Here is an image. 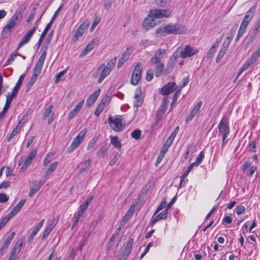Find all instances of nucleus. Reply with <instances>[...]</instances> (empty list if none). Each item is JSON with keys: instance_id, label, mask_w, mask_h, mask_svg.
<instances>
[{"instance_id": "obj_1", "label": "nucleus", "mask_w": 260, "mask_h": 260, "mask_svg": "<svg viewBox=\"0 0 260 260\" xmlns=\"http://www.w3.org/2000/svg\"><path fill=\"white\" fill-rule=\"evenodd\" d=\"M187 30L184 25L179 24L170 23L166 25H162L156 30V34L157 36H165L166 34H185Z\"/></svg>"}, {"instance_id": "obj_14", "label": "nucleus", "mask_w": 260, "mask_h": 260, "mask_svg": "<svg viewBox=\"0 0 260 260\" xmlns=\"http://www.w3.org/2000/svg\"><path fill=\"white\" fill-rule=\"evenodd\" d=\"M53 106L50 105L45 110L44 113V118L47 119V122L48 124H50L52 122L54 119L55 118V114L53 111Z\"/></svg>"}, {"instance_id": "obj_57", "label": "nucleus", "mask_w": 260, "mask_h": 260, "mask_svg": "<svg viewBox=\"0 0 260 260\" xmlns=\"http://www.w3.org/2000/svg\"><path fill=\"white\" fill-rule=\"evenodd\" d=\"M215 52V46H212L211 48L208 51L206 55L207 59L212 58L213 56L214 53Z\"/></svg>"}, {"instance_id": "obj_15", "label": "nucleus", "mask_w": 260, "mask_h": 260, "mask_svg": "<svg viewBox=\"0 0 260 260\" xmlns=\"http://www.w3.org/2000/svg\"><path fill=\"white\" fill-rule=\"evenodd\" d=\"M167 49L159 48L156 50L153 56L151 58L150 61H155L157 63L159 61H161V59L164 58L166 54Z\"/></svg>"}, {"instance_id": "obj_37", "label": "nucleus", "mask_w": 260, "mask_h": 260, "mask_svg": "<svg viewBox=\"0 0 260 260\" xmlns=\"http://www.w3.org/2000/svg\"><path fill=\"white\" fill-rule=\"evenodd\" d=\"M42 67L38 66L35 64V66L33 69L32 76L37 78L38 76L40 74L42 71Z\"/></svg>"}, {"instance_id": "obj_26", "label": "nucleus", "mask_w": 260, "mask_h": 260, "mask_svg": "<svg viewBox=\"0 0 260 260\" xmlns=\"http://www.w3.org/2000/svg\"><path fill=\"white\" fill-rule=\"evenodd\" d=\"M141 93L140 89H137L135 91V101L134 102V106L137 108L141 106L143 102V99L141 98Z\"/></svg>"}, {"instance_id": "obj_44", "label": "nucleus", "mask_w": 260, "mask_h": 260, "mask_svg": "<svg viewBox=\"0 0 260 260\" xmlns=\"http://www.w3.org/2000/svg\"><path fill=\"white\" fill-rule=\"evenodd\" d=\"M67 69L64 70L59 72L55 76V84H57L60 80L61 77H62L67 72Z\"/></svg>"}, {"instance_id": "obj_23", "label": "nucleus", "mask_w": 260, "mask_h": 260, "mask_svg": "<svg viewBox=\"0 0 260 260\" xmlns=\"http://www.w3.org/2000/svg\"><path fill=\"white\" fill-rule=\"evenodd\" d=\"M100 92L101 90L99 89L89 96L88 99L86 101V105L87 106L91 107L94 104L95 101L99 96Z\"/></svg>"}, {"instance_id": "obj_12", "label": "nucleus", "mask_w": 260, "mask_h": 260, "mask_svg": "<svg viewBox=\"0 0 260 260\" xmlns=\"http://www.w3.org/2000/svg\"><path fill=\"white\" fill-rule=\"evenodd\" d=\"M168 103V97H164L162 100L161 106L157 111L156 115V121H159L164 114Z\"/></svg>"}, {"instance_id": "obj_19", "label": "nucleus", "mask_w": 260, "mask_h": 260, "mask_svg": "<svg viewBox=\"0 0 260 260\" xmlns=\"http://www.w3.org/2000/svg\"><path fill=\"white\" fill-rule=\"evenodd\" d=\"M256 9V5H254L252 7H251L249 9V10L247 12L242 22L248 25L249 22H250V21L253 17L254 14L255 12Z\"/></svg>"}, {"instance_id": "obj_25", "label": "nucleus", "mask_w": 260, "mask_h": 260, "mask_svg": "<svg viewBox=\"0 0 260 260\" xmlns=\"http://www.w3.org/2000/svg\"><path fill=\"white\" fill-rule=\"evenodd\" d=\"M168 213V209L162 211L160 213L157 214L156 217L152 220L151 224L153 225L156 222L160 220L166 219L167 217Z\"/></svg>"}, {"instance_id": "obj_11", "label": "nucleus", "mask_w": 260, "mask_h": 260, "mask_svg": "<svg viewBox=\"0 0 260 260\" xmlns=\"http://www.w3.org/2000/svg\"><path fill=\"white\" fill-rule=\"evenodd\" d=\"M45 181H37L35 180L32 182V185L30 186V190L28 193V196L29 197H32L41 187V186L44 184Z\"/></svg>"}, {"instance_id": "obj_35", "label": "nucleus", "mask_w": 260, "mask_h": 260, "mask_svg": "<svg viewBox=\"0 0 260 260\" xmlns=\"http://www.w3.org/2000/svg\"><path fill=\"white\" fill-rule=\"evenodd\" d=\"M57 166V161H55L53 164H51V165L49 166V167L46 171V174L45 175V177L47 178L49 175H50L52 172H53L56 169Z\"/></svg>"}, {"instance_id": "obj_22", "label": "nucleus", "mask_w": 260, "mask_h": 260, "mask_svg": "<svg viewBox=\"0 0 260 260\" xmlns=\"http://www.w3.org/2000/svg\"><path fill=\"white\" fill-rule=\"evenodd\" d=\"M44 219H42L28 236L27 240L29 243L33 240L37 233L40 230L44 224Z\"/></svg>"}, {"instance_id": "obj_49", "label": "nucleus", "mask_w": 260, "mask_h": 260, "mask_svg": "<svg viewBox=\"0 0 260 260\" xmlns=\"http://www.w3.org/2000/svg\"><path fill=\"white\" fill-rule=\"evenodd\" d=\"M180 94V90H177L174 94L173 95V99H172V103H171V108H170V110H171L172 108H173V105L176 102L179 95Z\"/></svg>"}, {"instance_id": "obj_27", "label": "nucleus", "mask_w": 260, "mask_h": 260, "mask_svg": "<svg viewBox=\"0 0 260 260\" xmlns=\"http://www.w3.org/2000/svg\"><path fill=\"white\" fill-rule=\"evenodd\" d=\"M22 242L20 241H17L14 245L13 249L11 250L10 254L17 257L18 253L20 252Z\"/></svg>"}, {"instance_id": "obj_61", "label": "nucleus", "mask_w": 260, "mask_h": 260, "mask_svg": "<svg viewBox=\"0 0 260 260\" xmlns=\"http://www.w3.org/2000/svg\"><path fill=\"white\" fill-rule=\"evenodd\" d=\"M111 100V98L109 96H105L102 99L100 105L102 106H106L107 105Z\"/></svg>"}, {"instance_id": "obj_7", "label": "nucleus", "mask_w": 260, "mask_h": 260, "mask_svg": "<svg viewBox=\"0 0 260 260\" xmlns=\"http://www.w3.org/2000/svg\"><path fill=\"white\" fill-rule=\"evenodd\" d=\"M85 132L81 131L78 135L73 140L72 144L68 149L69 152L73 151L77 148L84 139L85 135Z\"/></svg>"}, {"instance_id": "obj_20", "label": "nucleus", "mask_w": 260, "mask_h": 260, "mask_svg": "<svg viewBox=\"0 0 260 260\" xmlns=\"http://www.w3.org/2000/svg\"><path fill=\"white\" fill-rule=\"evenodd\" d=\"M15 235V232H12L6 239L0 249V257L3 255L5 251L7 249L9 245L11 242Z\"/></svg>"}, {"instance_id": "obj_55", "label": "nucleus", "mask_w": 260, "mask_h": 260, "mask_svg": "<svg viewBox=\"0 0 260 260\" xmlns=\"http://www.w3.org/2000/svg\"><path fill=\"white\" fill-rule=\"evenodd\" d=\"M11 218H12V217L8 214L7 216L1 218L0 220V224L4 226Z\"/></svg>"}, {"instance_id": "obj_51", "label": "nucleus", "mask_w": 260, "mask_h": 260, "mask_svg": "<svg viewBox=\"0 0 260 260\" xmlns=\"http://www.w3.org/2000/svg\"><path fill=\"white\" fill-rule=\"evenodd\" d=\"M219 135H222V144L224 145L227 142L226 138L229 135V131H219Z\"/></svg>"}, {"instance_id": "obj_10", "label": "nucleus", "mask_w": 260, "mask_h": 260, "mask_svg": "<svg viewBox=\"0 0 260 260\" xmlns=\"http://www.w3.org/2000/svg\"><path fill=\"white\" fill-rule=\"evenodd\" d=\"M176 89V84L175 82H170L161 88L160 93L164 96H167L173 92Z\"/></svg>"}, {"instance_id": "obj_2", "label": "nucleus", "mask_w": 260, "mask_h": 260, "mask_svg": "<svg viewBox=\"0 0 260 260\" xmlns=\"http://www.w3.org/2000/svg\"><path fill=\"white\" fill-rule=\"evenodd\" d=\"M180 49V47L177 49V50L174 52L172 56L169 59L167 64L166 68L164 69V75L167 76L168 74H170L174 69L176 63L177 62V60L178 58H179V50Z\"/></svg>"}, {"instance_id": "obj_59", "label": "nucleus", "mask_w": 260, "mask_h": 260, "mask_svg": "<svg viewBox=\"0 0 260 260\" xmlns=\"http://www.w3.org/2000/svg\"><path fill=\"white\" fill-rule=\"evenodd\" d=\"M194 149H195V147L194 146H193V145L189 146L187 148V151L186 152L185 158L187 159L189 154H192L193 152V151H194Z\"/></svg>"}, {"instance_id": "obj_32", "label": "nucleus", "mask_w": 260, "mask_h": 260, "mask_svg": "<svg viewBox=\"0 0 260 260\" xmlns=\"http://www.w3.org/2000/svg\"><path fill=\"white\" fill-rule=\"evenodd\" d=\"M134 240L133 238H131L129 240L123 250L124 255H128L129 254L132 249V245L134 243Z\"/></svg>"}, {"instance_id": "obj_43", "label": "nucleus", "mask_w": 260, "mask_h": 260, "mask_svg": "<svg viewBox=\"0 0 260 260\" xmlns=\"http://www.w3.org/2000/svg\"><path fill=\"white\" fill-rule=\"evenodd\" d=\"M133 51L132 47H127L125 50L122 53L121 56L128 59L129 55L132 54Z\"/></svg>"}, {"instance_id": "obj_13", "label": "nucleus", "mask_w": 260, "mask_h": 260, "mask_svg": "<svg viewBox=\"0 0 260 260\" xmlns=\"http://www.w3.org/2000/svg\"><path fill=\"white\" fill-rule=\"evenodd\" d=\"M57 222V220L54 218L51 221H48L43 233L42 238L45 239L51 232Z\"/></svg>"}, {"instance_id": "obj_54", "label": "nucleus", "mask_w": 260, "mask_h": 260, "mask_svg": "<svg viewBox=\"0 0 260 260\" xmlns=\"http://www.w3.org/2000/svg\"><path fill=\"white\" fill-rule=\"evenodd\" d=\"M107 151V146H104L100 148V150L97 153V155L100 157H104Z\"/></svg>"}, {"instance_id": "obj_21", "label": "nucleus", "mask_w": 260, "mask_h": 260, "mask_svg": "<svg viewBox=\"0 0 260 260\" xmlns=\"http://www.w3.org/2000/svg\"><path fill=\"white\" fill-rule=\"evenodd\" d=\"M156 25V23L154 19L149 16V15L143 20V26L146 30H148L154 27Z\"/></svg>"}, {"instance_id": "obj_56", "label": "nucleus", "mask_w": 260, "mask_h": 260, "mask_svg": "<svg viewBox=\"0 0 260 260\" xmlns=\"http://www.w3.org/2000/svg\"><path fill=\"white\" fill-rule=\"evenodd\" d=\"M11 218H12V217L8 214L7 216L1 218L0 220V224L4 226Z\"/></svg>"}, {"instance_id": "obj_45", "label": "nucleus", "mask_w": 260, "mask_h": 260, "mask_svg": "<svg viewBox=\"0 0 260 260\" xmlns=\"http://www.w3.org/2000/svg\"><path fill=\"white\" fill-rule=\"evenodd\" d=\"M132 207H131L129 210L128 211V212L126 213V214L124 216V217L122 219V221H123L124 222H126L127 221H128L129 220V219L131 218V217H132L133 213V210H131Z\"/></svg>"}, {"instance_id": "obj_33", "label": "nucleus", "mask_w": 260, "mask_h": 260, "mask_svg": "<svg viewBox=\"0 0 260 260\" xmlns=\"http://www.w3.org/2000/svg\"><path fill=\"white\" fill-rule=\"evenodd\" d=\"M18 93V91L13 89L12 91L10 93L9 92L7 95L6 102L10 104L13 99L16 97Z\"/></svg>"}, {"instance_id": "obj_24", "label": "nucleus", "mask_w": 260, "mask_h": 260, "mask_svg": "<svg viewBox=\"0 0 260 260\" xmlns=\"http://www.w3.org/2000/svg\"><path fill=\"white\" fill-rule=\"evenodd\" d=\"M202 102H199L197 104H196L194 106V107L190 112V113L187 117V121H190L195 116V115L199 113L200 109L202 106Z\"/></svg>"}, {"instance_id": "obj_3", "label": "nucleus", "mask_w": 260, "mask_h": 260, "mask_svg": "<svg viewBox=\"0 0 260 260\" xmlns=\"http://www.w3.org/2000/svg\"><path fill=\"white\" fill-rule=\"evenodd\" d=\"M110 126L114 129L118 128L119 130L123 129L125 125V120L122 115H116L110 117L109 119Z\"/></svg>"}, {"instance_id": "obj_36", "label": "nucleus", "mask_w": 260, "mask_h": 260, "mask_svg": "<svg viewBox=\"0 0 260 260\" xmlns=\"http://www.w3.org/2000/svg\"><path fill=\"white\" fill-rule=\"evenodd\" d=\"M111 143L117 148H120L121 144L117 137H111Z\"/></svg>"}, {"instance_id": "obj_6", "label": "nucleus", "mask_w": 260, "mask_h": 260, "mask_svg": "<svg viewBox=\"0 0 260 260\" xmlns=\"http://www.w3.org/2000/svg\"><path fill=\"white\" fill-rule=\"evenodd\" d=\"M141 63L138 62L135 66V70L132 75L131 78V83L134 85H136L138 84L140 79L141 77Z\"/></svg>"}, {"instance_id": "obj_50", "label": "nucleus", "mask_w": 260, "mask_h": 260, "mask_svg": "<svg viewBox=\"0 0 260 260\" xmlns=\"http://www.w3.org/2000/svg\"><path fill=\"white\" fill-rule=\"evenodd\" d=\"M204 157V153L203 151H202L196 158V160L194 162L196 164V166H198L202 162Z\"/></svg>"}, {"instance_id": "obj_40", "label": "nucleus", "mask_w": 260, "mask_h": 260, "mask_svg": "<svg viewBox=\"0 0 260 260\" xmlns=\"http://www.w3.org/2000/svg\"><path fill=\"white\" fill-rule=\"evenodd\" d=\"M116 61V57H115L107 62L106 68H108L110 71H111L115 66Z\"/></svg>"}, {"instance_id": "obj_46", "label": "nucleus", "mask_w": 260, "mask_h": 260, "mask_svg": "<svg viewBox=\"0 0 260 260\" xmlns=\"http://www.w3.org/2000/svg\"><path fill=\"white\" fill-rule=\"evenodd\" d=\"M21 208L18 206V205H16L11 211V212L9 213L11 217H13L15 216L20 210Z\"/></svg>"}, {"instance_id": "obj_53", "label": "nucleus", "mask_w": 260, "mask_h": 260, "mask_svg": "<svg viewBox=\"0 0 260 260\" xmlns=\"http://www.w3.org/2000/svg\"><path fill=\"white\" fill-rule=\"evenodd\" d=\"M10 106V104L6 102L5 106L3 108V111L1 112H0V119L3 118L5 115L6 114Z\"/></svg>"}, {"instance_id": "obj_41", "label": "nucleus", "mask_w": 260, "mask_h": 260, "mask_svg": "<svg viewBox=\"0 0 260 260\" xmlns=\"http://www.w3.org/2000/svg\"><path fill=\"white\" fill-rule=\"evenodd\" d=\"M250 65L249 64V62H247L246 61L245 63L243 65V66L240 68L239 72L235 79V80H236L241 75V74L246 70H247L249 67H250Z\"/></svg>"}, {"instance_id": "obj_17", "label": "nucleus", "mask_w": 260, "mask_h": 260, "mask_svg": "<svg viewBox=\"0 0 260 260\" xmlns=\"http://www.w3.org/2000/svg\"><path fill=\"white\" fill-rule=\"evenodd\" d=\"M152 64L155 65V73L156 77H159L164 75V64L161 61H159L157 63L155 61H150Z\"/></svg>"}, {"instance_id": "obj_60", "label": "nucleus", "mask_w": 260, "mask_h": 260, "mask_svg": "<svg viewBox=\"0 0 260 260\" xmlns=\"http://www.w3.org/2000/svg\"><path fill=\"white\" fill-rule=\"evenodd\" d=\"M120 155L118 153H116L113 158L111 159L109 161V165L111 166L114 165L115 162L119 159Z\"/></svg>"}, {"instance_id": "obj_31", "label": "nucleus", "mask_w": 260, "mask_h": 260, "mask_svg": "<svg viewBox=\"0 0 260 260\" xmlns=\"http://www.w3.org/2000/svg\"><path fill=\"white\" fill-rule=\"evenodd\" d=\"M47 56V49L43 51L41 55L39 57L38 60L37 61L36 64L38 66H41L43 67L44 63V61Z\"/></svg>"}, {"instance_id": "obj_18", "label": "nucleus", "mask_w": 260, "mask_h": 260, "mask_svg": "<svg viewBox=\"0 0 260 260\" xmlns=\"http://www.w3.org/2000/svg\"><path fill=\"white\" fill-rule=\"evenodd\" d=\"M87 26L83 23L81 24L77 29L72 39V42H76L78 38L81 37L84 33L85 29L87 28Z\"/></svg>"}, {"instance_id": "obj_48", "label": "nucleus", "mask_w": 260, "mask_h": 260, "mask_svg": "<svg viewBox=\"0 0 260 260\" xmlns=\"http://www.w3.org/2000/svg\"><path fill=\"white\" fill-rule=\"evenodd\" d=\"M259 29L260 27L256 26V27L251 31L249 35V38L251 40H253L255 39L256 36L259 31Z\"/></svg>"}, {"instance_id": "obj_5", "label": "nucleus", "mask_w": 260, "mask_h": 260, "mask_svg": "<svg viewBox=\"0 0 260 260\" xmlns=\"http://www.w3.org/2000/svg\"><path fill=\"white\" fill-rule=\"evenodd\" d=\"M171 11L167 9H152L150 11L149 16L154 19H159L164 17H169L171 15Z\"/></svg>"}, {"instance_id": "obj_64", "label": "nucleus", "mask_w": 260, "mask_h": 260, "mask_svg": "<svg viewBox=\"0 0 260 260\" xmlns=\"http://www.w3.org/2000/svg\"><path fill=\"white\" fill-rule=\"evenodd\" d=\"M245 207L242 205L238 206L236 208V212L238 215L241 214L243 212L245 211Z\"/></svg>"}, {"instance_id": "obj_47", "label": "nucleus", "mask_w": 260, "mask_h": 260, "mask_svg": "<svg viewBox=\"0 0 260 260\" xmlns=\"http://www.w3.org/2000/svg\"><path fill=\"white\" fill-rule=\"evenodd\" d=\"M21 208L18 206V205H16L11 211V212L9 213L11 217H13L15 216L20 210Z\"/></svg>"}, {"instance_id": "obj_58", "label": "nucleus", "mask_w": 260, "mask_h": 260, "mask_svg": "<svg viewBox=\"0 0 260 260\" xmlns=\"http://www.w3.org/2000/svg\"><path fill=\"white\" fill-rule=\"evenodd\" d=\"M9 199V197L4 193H0V203H4L7 202Z\"/></svg>"}, {"instance_id": "obj_28", "label": "nucleus", "mask_w": 260, "mask_h": 260, "mask_svg": "<svg viewBox=\"0 0 260 260\" xmlns=\"http://www.w3.org/2000/svg\"><path fill=\"white\" fill-rule=\"evenodd\" d=\"M219 130H229V125L227 118L223 117L218 125Z\"/></svg>"}, {"instance_id": "obj_16", "label": "nucleus", "mask_w": 260, "mask_h": 260, "mask_svg": "<svg viewBox=\"0 0 260 260\" xmlns=\"http://www.w3.org/2000/svg\"><path fill=\"white\" fill-rule=\"evenodd\" d=\"M98 71H102L101 75L98 79V83H101L104 79L110 74L111 71L109 69L106 68V66L104 63L100 64V66L97 69Z\"/></svg>"}, {"instance_id": "obj_30", "label": "nucleus", "mask_w": 260, "mask_h": 260, "mask_svg": "<svg viewBox=\"0 0 260 260\" xmlns=\"http://www.w3.org/2000/svg\"><path fill=\"white\" fill-rule=\"evenodd\" d=\"M37 28V25H36L35 27L31 29L26 35H25L23 38L22 39V41H23L26 43H27L30 40V38L34 35V34L35 32L36 29Z\"/></svg>"}, {"instance_id": "obj_9", "label": "nucleus", "mask_w": 260, "mask_h": 260, "mask_svg": "<svg viewBox=\"0 0 260 260\" xmlns=\"http://www.w3.org/2000/svg\"><path fill=\"white\" fill-rule=\"evenodd\" d=\"M100 39L97 38L91 41L86 46L83 51L80 53L79 57H82L86 55L90 51L93 49L96 45H98Z\"/></svg>"}, {"instance_id": "obj_8", "label": "nucleus", "mask_w": 260, "mask_h": 260, "mask_svg": "<svg viewBox=\"0 0 260 260\" xmlns=\"http://www.w3.org/2000/svg\"><path fill=\"white\" fill-rule=\"evenodd\" d=\"M37 152V150L36 148H34L31 150L29 154L25 158L24 163L22 166L21 170H22V172H24L30 166L32 160L36 157Z\"/></svg>"}, {"instance_id": "obj_52", "label": "nucleus", "mask_w": 260, "mask_h": 260, "mask_svg": "<svg viewBox=\"0 0 260 260\" xmlns=\"http://www.w3.org/2000/svg\"><path fill=\"white\" fill-rule=\"evenodd\" d=\"M52 21H50L46 25V26L45 27V29H44V30L43 31L42 33L41 34V36L42 37H43L44 38L47 32L48 31L49 29L50 28L51 26H52Z\"/></svg>"}, {"instance_id": "obj_63", "label": "nucleus", "mask_w": 260, "mask_h": 260, "mask_svg": "<svg viewBox=\"0 0 260 260\" xmlns=\"http://www.w3.org/2000/svg\"><path fill=\"white\" fill-rule=\"evenodd\" d=\"M37 80V78L32 76L30 78L29 81H28L27 87V88L29 89L32 86V85L35 83L36 81Z\"/></svg>"}, {"instance_id": "obj_62", "label": "nucleus", "mask_w": 260, "mask_h": 260, "mask_svg": "<svg viewBox=\"0 0 260 260\" xmlns=\"http://www.w3.org/2000/svg\"><path fill=\"white\" fill-rule=\"evenodd\" d=\"M167 202L163 201L158 206L155 212L154 215H156L160 210L163 209L166 206Z\"/></svg>"}, {"instance_id": "obj_42", "label": "nucleus", "mask_w": 260, "mask_h": 260, "mask_svg": "<svg viewBox=\"0 0 260 260\" xmlns=\"http://www.w3.org/2000/svg\"><path fill=\"white\" fill-rule=\"evenodd\" d=\"M250 65L249 64V62H247L246 61L245 63L243 65V66L240 68L239 72L235 79V80H236L241 75V74L246 70H247L249 67H250Z\"/></svg>"}, {"instance_id": "obj_34", "label": "nucleus", "mask_w": 260, "mask_h": 260, "mask_svg": "<svg viewBox=\"0 0 260 260\" xmlns=\"http://www.w3.org/2000/svg\"><path fill=\"white\" fill-rule=\"evenodd\" d=\"M177 135V131H173L171 135L168 138L166 142H165V144L167 145V146L170 147V146L173 143V142L176 136Z\"/></svg>"}, {"instance_id": "obj_39", "label": "nucleus", "mask_w": 260, "mask_h": 260, "mask_svg": "<svg viewBox=\"0 0 260 260\" xmlns=\"http://www.w3.org/2000/svg\"><path fill=\"white\" fill-rule=\"evenodd\" d=\"M27 117V116L26 114L23 115L19 120L18 124L17 125L16 127H15V128L14 130H16L17 128H18V129L21 128L23 126V124L26 121Z\"/></svg>"}, {"instance_id": "obj_4", "label": "nucleus", "mask_w": 260, "mask_h": 260, "mask_svg": "<svg viewBox=\"0 0 260 260\" xmlns=\"http://www.w3.org/2000/svg\"><path fill=\"white\" fill-rule=\"evenodd\" d=\"M199 51V49L190 45H186L184 48L181 49L180 51H179V57L182 58L189 57L192 56Z\"/></svg>"}, {"instance_id": "obj_29", "label": "nucleus", "mask_w": 260, "mask_h": 260, "mask_svg": "<svg viewBox=\"0 0 260 260\" xmlns=\"http://www.w3.org/2000/svg\"><path fill=\"white\" fill-rule=\"evenodd\" d=\"M247 25V24H245L243 22L241 23L240 27L238 30L237 36L235 39L236 42H238L239 40V39L241 38L243 34L245 32Z\"/></svg>"}, {"instance_id": "obj_38", "label": "nucleus", "mask_w": 260, "mask_h": 260, "mask_svg": "<svg viewBox=\"0 0 260 260\" xmlns=\"http://www.w3.org/2000/svg\"><path fill=\"white\" fill-rule=\"evenodd\" d=\"M25 74H22L19 78L18 80L17 81V82L16 83L15 86L13 88V89L17 91L18 92V90L19 88L20 87L22 81L25 77Z\"/></svg>"}]
</instances>
